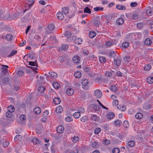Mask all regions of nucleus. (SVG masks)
Segmentation results:
<instances>
[{
    "label": "nucleus",
    "instance_id": "3c124183",
    "mask_svg": "<svg viewBox=\"0 0 153 153\" xmlns=\"http://www.w3.org/2000/svg\"><path fill=\"white\" fill-rule=\"evenodd\" d=\"M123 125L124 127L125 128H127L129 126L128 121L127 120L124 121L123 123Z\"/></svg>",
    "mask_w": 153,
    "mask_h": 153
},
{
    "label": "nucleus",
    "instance_id": "4be33fe9",
    "mask_svg": "<svg viewBox=\"0 0 153 153\" xmlns=\"http://www.w3.org/2000/svg\"><path fill=\"white\" fill-rule=\"evenodd\" d=\"M1 66L3 67H4L5 68L2 67V72L4 74L6 73L8 71L7 68H8V66L7 65H1Z\"/></svg>",
    "mask_w": 153,
    "mask_h": 153
},
{
    "label": "nucleus",
    "instance_id": "72a5a7b5",
    "mask_svg": "<svg viewBox=\"0 0 153 153\" xmlns=\"http://www.w3.org/2000/svg\"><path fill=\"white\" fill-rule=\"evenodd\" d=\"M84 13H87L89 14H91V10L87 7H85L84 10Z\"/></svg>",
    "mask_w": 153,
    "mask_h": 153
},
{
    "label": "nucleus",
    "instance_id": "b1692460",
    "mask_svg": "<svg viewBox=\"0 0 153 153\" xmlns=\"http://www.w3.org/2000/svg\"><path fill=\"white\" fill-rule=\"evenodd\" d=\"M31 141L35 145L38 144L40 143V141L38 139L35 138H33Z\"/></svg>",
    "mask_w": 153,
    "mask_h": 153
},
{
    "label": "nucleus",
    "instance_id": "09e8293b",
    "mask_svg": "<svg viewBox=\"0 0 153 153\" xmlns=\"http://www.w3.org/2000/svg\"><path fill=\"white\" fill-rule=\"evenodd\" d=\"M151 68V66L150 65L147 64L144 67V69L145 71H149Z\"/></svg>",
    "mask_w": 153,
    "mask_h": 153
},
{
    "label": "nucleus",
    "instance_id": "774afa93",
    "mask_svg": "<svg viewBox=\"0 0 153 153\" xmlns=\"http://www.w3.org/2000/svg\"><path fill=\"white\" fill-rule=\"evenodd\" d=\"M119 149L117 148L114 149L112 150L113 153H119Z\"/></svg>",
    "mask_w": 153,
    "mask_h": 153
},
{
    "label": "nucleus",
    "instance_id": "c03bdc74",
    "mask_svg": "<svg viewBox=\"0 0 153 153\" xmlns=\"http://www.w3.org/2000/svg\"><path fill=\"white\" fill-rule=\"evenodd\" d=\"M34 0H28V7L30 8L34 3Z\"/></svg>",
    "mask_w": 153,
    "mask_h": 153
},
{
    "label": "nucleus",
    "instance_id": "473e14b6",
    "mask_svg": "<svg viewBox=\"0 0 153 153\" xmlns=\"http://www.w3.org/2000/svg\"><path fill=\"white\" fill-rule=\"evenodd\" d=\"M73 116L76 119L78 118L80 116V113L79 111L75 112Z\"/></svg>",
    "mask_w": 153,
    "mask_h": 153
},
{
    "label": "nucleus",
    "instance_id": "20e7f679",
    "mask_svg": "<svg viewBox=\"0 0 153 153\" xmlns=\"http://www.w3.org/2000/svg\"><path fill=\"white\" fill-rule=\"evenodd\" d=\"M72 40L74 41L75 43L77 44H80L82 42V39L80 38H78L76 36H72Z\"/></svg>",
    "mask_w": 153,
    "mask_h": 153
},
{
    "label": "nucleus",
    "instance_id": "423d86ee",
    "mask_svg": "<svg viewBox=\"0 0 153 153\" xmlns=\"http://www.w3.org/2000/svg\"><path fill=\"white\" fill-rule=\"evenodd\" d=\"M54 27V26L53 24H50L48 27L46 28L47 33V34H49L51 33V32L50 31L53 30Z\"/></svg>",
    "mask_w": 153,
    "mask_h": 153
},
{
    "label": "nucleus",
    "instance_id": "6e6d98bb",
    "mask_svg": "<svg viewBox=\"0 0 153 153\" xmlns=\"http://www.w3.org/2000/svg\"><path fill=\"white\" fill-rule=\"evenodd\" d=\"M100 62L101 63L105 62H106V59L103 56H101L99 58Z\"/></svg>",
    "mask_w": 153,
    "mask_h": 153
},
{
    "label": "nucleus",
    "instance_id": "5701e85b",
    "mask_svg": "<svg viewBox=\"0 0 153 153\" xmlns=\"http://www.w3.org/2000/svg\"><path fill=\"white\" fill-rule=\"evenodd\" d=\"M108 54L109 57L113 58H114L116 55L115 51H113L109 52L108 53Z\"/></svg>",
    "mask_w": 153,
    "mask_h": 153
},
{
    "label": "nucleus",
    "instance_id": "052dcab7",
    "mask_svg": "<svg viewBox=\"0 0 153 153\" xmlns=\"http://www.w3.org/2000/svg\"><path fill=\"white\" fill-rule=\"evenodd\" d=\"M22 138V136L20 135H16L14 138V140L16 141V140H20V139Z\"/></svg>",
    "mask_w": 153,
    "mask_h": 153
},
{
    "label": "nucleus",
    "instance_id": "0e129e2a",
    "mask_svg": "<svg viewBox=\"0 0 153 153\" xmlns=\"http://www.w3.org/2000/svg\"><path fill=\"white\" fill-rule=\"evenodd\" d=\"M109 141L107 139H104L102 141V143L105 145H108L109 143Z\"/></svg>",
    "mask_w": 153,
    "mask_h": 153
},
{
    "label": "nucleus",
    "instance_id": "4468645a",
    "mask_svg": "<svg viewBox=\"0 0 153 153\" xmlns=\"http://www.w3.org/2000/svg\"><path fill=\"white\" fill-rule=\"evenodd\" d=\"M80 60V57L77 56H75L73 58V60L74 62L77 63L79 62Z\"/></svg>",
    "mask_w": 153,
    "mask_h": 153
},
{
    "label": "nucleus",
    "instance_id": "e433bc0d",
    "mask_svg": "<svg viewBox=\"0 0 153 153\" xmlns=\"http://www.w3.org/2000/svg\"><path fill=\"white\" fill-rule=\"evenodd\" d=\"M96 34L95 32L91 31L89 33V37L91 38H93L96 36Z\"/></svg>",
    "mask_w": 153,
    "mask_h": 153
},
{
    "label": "nucleus",
    "instance_id": "69168bd1",
    "mask_svg": "<svg viewBox=\"0 0 153 153\" xmlns=\"http://www.w3.org/2000/svg\"><path fill=\"white\" fill-rule=\"evenodd\" d=\"M137 5V4L136 2H131L130 4V6L131 7H136Z\"/></svg>",
    "mask_w": 153,
    "mask_h": 153
},
{
    "label": "nucleus",
    "instance_id": "6e6552de",
    "mask_svg": "<svg viewBox=\"0 0 153 153\" xmlns=\"http://www.w3.org/2000/svg\"><path fill=\"white\" fill-rule=\"evenodd\" d=\"M68 48V46L66 44H62L59 47V51L62 52V51H65Z\"/></svg>",
    "mask_w": 153,
    "mask_h": 153
},
{
    "label": "nucleus",
    "instance_id": "412c9836",
    "mask_svg": "<svg viewBox=\"0 0 153 153\" xmlns=\"http://www.w3.org/2000/svg\"><path fill=\"white\" fill-rule=\"evenodd\" d=\"M117 23L119 25H122L124 22V19L121 18H118L116 21Z\"/></svg>",
    "mask_w": 153,
    "mask_h": 153
},
{
    "label": "nucleus",
    "instance_id": "a878e982",
    "mask_svg": "<svg viewBox=\"0 0 153 153\" xmlns=\"http://www.w3.org/2000/svg\"><path fill=\"white\" fill-rule=\"evenodd\" d=\"M34 111L35 112V114H39L41 112V109L39 107H37L34 108Z\"/></svg>",
    "mask_w": 153,
    "mask_h": 153
},
{
    "label": "nucleus",
    "instance_id": "2eb2a0df",
    "mask_svg": "<svg viewBox=\"0 0 153 153\" xmlns=\"http://www.w3.org/2000/svg\"><path fill=\"white\" fill-rule=\"evenodd\" d=\"M56 16L57 18L60 20H62L64 18L63 13L60 12L56 14Z\"/></svg>",
    "mask_w": 153,
    "mask_h": 153
},
{
    "label": "nucleus",
    "instance_id": "dca6fc26",
    "mask_svg": "<svg viewBox=\"0 0 153 153\" xmlns=\"http://www.w3.org/2000/svg\"><path fill=\"white\" fill-rule=\"evenodd\" d=\"M114 117V114L112 112H110L107 115V118L111 120Z\"/></svg>",
    "mask_w": 153,
    "mask_h": 153
},
{
    "label": "nucleus",
    "instance_id": "680f3d73",
    "mask_svg": "<svg viewBox=\"0 0 153 153\" xmlns=\"http://www.w3.org/2000/svg\"><path fill=\"white\" fill-rule=\"evenodd\" d=\"M65 120V121L67 122H71L73 120L72 118L70 117H66Z\"/></svg>",
    "mask_w": 153,
    "mask_h": 153
},
{
    "label": "nucleus",
    "instance_id": "c9c22d12",
    "mask_svg": "<svg viewBox=\"0 0 153 153\" xmlns=\"http://www.w3.org/2000/svg\"><path fill=\"white\" fill-rule=\"evenodd\" d=\"M13 38V36L11 34H7L6 35L5 39L7 41H10Z\"/></svg>",
    "mask_w": 153,
    "mask_h": 153
},
{
    "label": "nucleus",
    "instance_id": "f3484780",
    "mask_svg": "<svg viewBox=\"0 0 153 153\" xmlns=\"http://www.w3.org/2000/svg\"><path fill=\"white\" fill-rule=\"evenodd\" d=\"M152 43V40L149 38L146 39L144 41V44L148 46H150Z\"/></svg>",
    "mask_w": 153,
    "mask_h": 153
},
{
    "label": "nucleus",
    "instance_id": "a18cd8bd",
    "mask_svg": "<svg viewBox=\"0 0 153 153\" xmlns=\"http://www.w3.org/2000/svg\"><path fill=\"white\" fill-rule=\"evenodd\" d=\"M53 87L55 89H58L60 87L59 83L56 82H54L53 84Z\"/></svg>",
    "mask_w": 153,
    "mask_h": 153
},
{
    "label": "nucleus",
    "instance_id": "bb28decb",
    "mask_svg": "<svg viewBox=\"0 0 153 153\" xmlns=\"http://www.w3.org/2000/svg\"><path fill=\"white\" fill-rule=\"evenodd\" d=\"M88 117L86 116H84L80 119L82 123H85L88 121Z\"/></svg>",
    "mask_w": 153,
    "mask_h": 153
},
{
    "label": "nucleus",
    "instance_id": "4d7b16f0",
    "mask_svg": "<svg viewBox=\"0 0 153 153\" xmlns=\"http://www.w3.org/2000/svg\"><path fill=\"white\" fill-rule=\"evenodd\" d=\"M94 10L96 11H98L100 10H102L103 9V7H96L94 9Z\"/></svg>",
    "mask_w": 153,
    "mask_h": 153
},
{
    "label": "nucleus",
    "instance_id": "a211bd4d",
    "mask_svg": "<svg viewBox=\"0 0 153 153\" xmlns=\"http://www.w3.org/2000/svg\"><path fill=\"white\" fill-rule=\"evenodd\" d=\"M151 8L150 7H148L146 10V13L148 16H151L152 14Z\"/></svg>",
    "mask_w": 153,
    "mask_h": 153
},
{
    "label": "nucleus",
    "instance_id": "7ed1b4c3",
    "mask_svg": "<svg viewBox=\"0 0 153 153\" xmlns=\"http://www.w3.org/2000/svg\"><path fill=\"white\" fill-rule=\"evenodd\" d=\"M91 22L94 25L96 26H99L101 24L100 19L98 17H96L93 19L91 20Z\"/></svg>",
    "mask_w": 153,
    "mask_h": 153
},
{
    "label": "nucleus",
    "instance_id": "58836bf2",
    "mask_svg": "<svg viewBox=\"0 0 153 153\" xmlns=\"http://www.w3.org/2000/svg\"><path fill=\"white\" fill-rule=\"evenodd\" d=\"M45 90V88L43 86H39L38 88V90L40 92L42 93L44 92Z\"/></svg>",
    "mask_w": 153,
    "mask_h": 153
},
{
    "label": "nucleus",
    "instance_id": "9d476101",
    "mask_svg": "<svg viewBox=\"0 0 153 153\" xmlns=\"http://www.w3.org/2000/svg\"><path fill=\"white\" fill-rule=\"evenodd\" d=\"M66 92L68 95H71L74 93V90L72 88H68L67 89Z\"/></svg>",
    "mask_w": 153,
    "mask_h": 153
},
{
    "label": "nucleus",
    "instance_id": "8fccbe9b",
    "mask_svg": "<svg viewBox=\"0 0 153 153\" xmlns=\"http://www.w3.org/2000/svg\"><path fill=\"white\" fill-rule=\"evenodd\" d=\"M112 43L110 41H107L105 44V46L107 48H109L111 46Z\"/></svg>",
    "mask_w": 153,
    "mask_h": 153
},
{
    "label": "nucleus",
    "instance_id": "f8f14e48",
    "mask_svg": "<svg viewBox=\"0 0 153 153\" xmlns=\"http://www.w3.org/2000/svg\"><path fill=\"white\" fill-rule=\"evenodd\" d=\"M61 102V99L59 97H56L53 100V102L56 105L59 104Z\"/></svg>",
    "mask_w": 153,
    "mask_h": 153
},
{
    "label": "nucleus",
    "instance_id": "6ab92c4d",
    "mask_svg": "<svg viewBox=\"0 0 153 153\" xmlns=\"http://www.w3.org/2000/svg\"><path fill=\"white\" fill-rule=\"evenodd\" d=\"M68 12H69L68 13L66 16L69 18L70 19L74 16L75 14L74 11L69 10Z\"/></svg>",
    "mask_w": 153,
    "mask_h": 153
},
{
    "label": "nucleus",
    "instance_id": "37998d69",
    "mask_svg": "<svg viewBox=\"0 0 153 153\" xmlns=\"http://www.w3.org/2000/svg\"><path fill=\"white\" fill-rule=\"evenodd\" d=\"M49 74L52 77L56 79L57 77V74L54 72H49Z\"/></svg>",
    "mask_w": 153,
    "mask_h": 153
},
{
    "label": "nucleus",
    "instance_id": "c85d7f7f",
    "mask_svg": "<svg viewBox=\"0 0 153 153\" xmlns=\"http://www.w3.org/2000/svg\"><path fill=\"white\" fill-rule=\"evenodd\" d=\"M143 117V114L140 113H137L135 115V117L137 119H141Z\"/></svg>",
    "mask_w": 153,
    "mask_h": 153
},
{
    "label": "nucleus",
    "instance_id": "4c0bfd02",
    "mask_svg": "<svg viewBox=\"0 0 153 153\" xmlns=\"http://www.w3.org/2000/svg\"><path fill=\"white\" fill-rule=\"evenodd\" d=\"M128 146L130 147H133L135 145V142L133 140L129 141L128 143Z\"/></svg>",
    "mask_w": 153,
    "mask_h": 153
},
{
    "label": "nucleus",
    "instance_id": "aec40b11",
    "mask_svg": "<svg viewBox=\"0 0 153 153\" xmlns=\"http://www.w3.org/2000/svg\"><path fill=\"white\" fill-rule=\"evenodd\" d=\"M105 19L106 20V23L108 24L109 23V21L111 19V17L109 15L107 14L103 15V16Z\"/></svg>",
    "mask_w": 153,
    "mask_h": 153
},
{
    "label": "nucleus",
    "instance_id": "9b49d317",
    "mask_svg": "<svg viewBox=\"0 0 153 153\" xmlns=\"http://www.w3.org/2000/svg\"><path fill=\"white\" fill-rule=\"evenodd\" d=\"M64 128L63 126H59L57 127L56 131L57 132L59 133H62L63 132Z\"/></svg>",
    "mask_w": 153,
    "mask_h": 153
},
{
    "label": "nucleus",
    "instance_id": "ea45409f",
    "mask_svg": "<svg viewBox=\"0 0 153 153\" xmlns=\"http://www.w3.org/2000/svg\"><path fill=\"white\" fill-rule=\"evenodd\" d=\"M7 110L8 111L12 113L14 111L15 108L13 106L10 105L8 107Z\"/></svg>",
    "mask_w": 153,
    "mask_h": 153
},
{
    "label": "nucleus",
    "instance_id": "cd10ccee",
    "mask_svg": "<svg viewBox=\"0 0 153 153\" xmlns=\"http://www.w3.org/2000/svg\"><path fill=\"white\" fill-rule=\"evenodd\" d=\"M88 83V80L86 79H82L81 84L82 85L86 86L87 85Z\"/></svg>",
    "mask_w": 153,
    "mask_h": 153
},
{
    "label": "nucleus",
    "instance_id": "79ce46f5",
    "mask_svg": "<svg viewBox=\"0 0 153 153\" xmlns=\"http://www.w3.org/2000/svg\"><path fill=\"white\" fill-rule=\"evenodd\" d=\"M36 60L35 61L32 62V61H30L29 62V64L31 66H36V67H38V65L36 63Z\"/></svg>",
    "mask_w": 153,
    "mask_h": 153
},
{
    "label": "nucleus",
    "instance_id": "13d9d810",
    "mask_svg": "<svg viewBox=\"0 0 153 153\" xmlns=\"http://www.w3.org/2000/svg\"><path fill=\"white\" fill-rule=\"evenodd\" d=\"M143 24L144 23L143 22L138 23L137 24V27L140 29L143 27Z\"/></svg>",
    "mask_w": 153,
    "mask_h": 153
},
{
    "label": "nucleus",
    "instance_id": "0eeeda50",
    "mask_svg": "<svg viewBox=\"0 0 153 153\" xmlns=\"http://www.w3.org/2000/svg\"><path fill=\"white\" fill-rule=\"evenodd\" d=\"M94 95L97 98H100L102 96V94L100 90L97 89L94 91Z\"/></svg>",
    "mask_w": 153,
    "mask_h": 153
},
{
    "label": "nucleus",
    "instance_id": "f257e3e1",
    "mask_svg": "<svg viewBox=\"0 0 153 153\" xmlns=\"http://www.w3.org/2000/svg\"><path fill=\"white\" fill-rule=\"evenodd\" d=\"M89 108L91 112H94L98 111L100 109V107L97 104H93L90 105Z\"/></svg>",
    "mask_w": 153,
    "mask_h": 153
},
{
    "label": "nucleus",
    "instance_id": "603ef678",
    "mask_svg": "<svg viewBox=\"0 0 153 153\" xmlns=\"http://www.w3.org/2000/svg\"><path fill=\"white\" fill-rule=\"evenodd\" d=\"M3 83L5 84H7L9 82V79L7 77L4 78L2 80Z\"/></svg>",
    "mask_w": 153,
    "mask_h": 153
},
{
    "label": "nucleus",
    "instance_id": "49530a36",
    "mask_svg": "<svg viewBox=\"0 0 153 153\" xmlns=\"http://www.w3.org/2000/svg\"><path fill=\"white\" fill-rule=\"evenodd\" d=\"M121 122L120 120H117L114 121V124L116 126H119L121 125Z\"/></svg>",
    "mask_w": 153,
    "mask_h": 153
},
{
    "label": "nucleus",
    "instance_id": "39448f33",
    "mask_svg": "<svg viewBox=\"0 0 153 153\" xmlns=\"http://www.w3.org/2000/svg\"><path fill=\"white\" fill-rule=\"evenodd\" d=\"M114 64L117 66H119L121 63V58L119 56H117L114 58Z\"/></svg>",
    "mask_w": 153,
    "mask_h": 153
},
{
    "label": "nucleus",
    "instance_id": "7c9ffc66",
    "mask_svg": "<svg viewBox=\"0 0 153 153\" xmlns=\"http://www.w3.org/2000/svg\"><path fill=\"white\" fill-rule=\"evenodd\" d=\"M74 76L76 78H80L81 76V73L79 71H76L74 73Z\"/></svg>",
    "mask_w": 153,
    "mask_h": 153
},
{
    "label": "nucleus",
    "instance_id": "de8ad7c7",
    "mask_svg": "<svg viewBox=\"0 0 153 153\" xmlns=\"http://www.w3.org/2000/svg\"><path fill=\"white\" fill-rule=\"evenodd\" d=\"M129 45V43L128 42H125L123 43L122 44V47L124 48H127Z\"/></svg>",
    "mask_w": 153,
    "mask_h": 153
},
{
    "label": "nucleus",
    "instance_id": "864d4df0",
    "mask_svg": "<svg viewBox=\"0 0 153 153\" xmlns=\"http://www.w3.org/2000/svg\"><path fill=\"white\" fill-rule=\"evenodd\" d=\"M8 145L9 142L6 141H4L2 143V146L4 147H7Z\"/></svg>",
    "mask_w": 153,
    "mask_h": 153
},
{
    "label": "nucleus",
    "instance_id": "f03ea898",
    "mask_svg": "<svg viewBox=\"0 0 153 153\" xmlns=\"http://www.w3.org/2000/svg\"><path fill=\"white\" fill-rule=\"evenodd\" d=\"M58 58V60H60L62 62H65L68 63L69 62L70 60V59L66 55H63V56H59Z\"/></svg>",
    "mask_w": 153,
    "mask_h": 153
},
{
    "label": "nucleus",
    "instance_id": "f704fd0d",
    "mask_svg": "<svg viewBox=\"0 0 153 153\" xmlns=\"http://www.w3.org/2000/svg\"><path fill=\"white\" fill-rule=\"evenodd\" d=\"M117 86H116L115 85H112L110 88V90L111 91L114 92H116L117 90Z\"/></svg>",
    "mask_w": 153,
    "mask_h": 153
},
{
    "label": "nucleus",
    "instance_id": "2f4dec72",
    "mask_svg": "<svg viewBox=\"0 0 153 153\" xmlns=\"http://www.w3.org/2000/svg\"><path fill=\"white\" fill-rule=\"evenodd\" d=\"M147 82L151 84L153 83V77L150 76L147 78L146 79Z\"/></svg>",
    "mask_w": 153,
    "mask_h": 153
},
{
    "label": "nucleus",
    "instance_id": "1a4fd4ad",
    "mask_svg": "<svg viewBox=\"0 0 153 153\" xmlns=\"http://www.w3.org/2000/svg\"><path fill=\"white\" fill-rule=\"evenodd\" d=\"M65 36H66L67 38L66 39V40L68 41L69 42L71 40V39H69L71 38V32L69 31H66L65 33Z\"/></svg>",
    "mask_w": 153,
    "mask_h": 153
},
{
    "label": "nucleus",
    "instance_id": "a19ab883",
    "mask_svg": "<svg viewBox=\"0 0 153 153\" xmlns=\"http://www.w3.org/2000/svg\"><path fill=\"white\" fill-rule=\"evenodd\" d=\"M116 8L119 10H124L126 9V7L124 6L118 5L116 6Z\"/></svg>",
    "mask_w": 153,
    "mask_h": 153
},
{
    "label": "nucleus",
    "instance_id": "ddd939ff",
    "mask_svg": "<svg viewBox=\"0 0 153 153\" xmlns=\"http://www.w3.org/2000/svg\"><path fill=\"white\" fill-rule=\"evenodd\" d=\"M55 111L57 113H61L63 111L62 107L60 105L57 106L56 108Z\"/></svg>",
    "mask_w": 153,
    "mask_h": 153
},
{
    "label": "nucleus",
    "instance_id": "c756f323",
    "mask_svg": "<svg viewBox=\"0 0 153 153\" xmlns=\"http://www.w3.org/2000/svg\"><path fill=\"white\" fill-rule=\"evenodd\" d=\"M68 8L67 7H64L62 8V12L66 16L68 14V11H69L68 10Z\"/></svg>",
    "mask_w": 153,
    "mask_h": 153
},
{
    "label": "nucleus",
    "instance_id": "338daca9",
    "mask_svg": "<svg viewBox=\"0 0 153 153\" xmlns=\"http://www.w3.org/2000/svg\"><path fill=\"white\" fill-rule=\"evenodd\" d=\"M112 74L111 72L107 71L105 73V75L107 77H110L112 76Z\"/></svg>",
    "mask_w": 153,
    "mask_h": 153
},
{
    "label": "nucleus",
    "instance_id": "5fc2aeb1",
    "mask_svg": "<svg viewBox=\"0 0 153 153\" xmlns=\"http://www.w3.org/2000/svg\"><path fill=\"white\" fill-rule=\"evenodd\" d=\"M17 51L16 50H13L12 51L10 54L9 55V57H10L11 56H13L15 55L17 53Z\"/></svg>",
    "mask_w": 153,
    "mask_h": 153
},
{
    "label": "nucleus",
    "instance_id": "e2e57ef3",
    "mask_svg": "<svg viewBox=\"0 0 153 153\" xmlns=\"http://www.w3.org/2000/svg\"><path fill=\"white\" fill-rule=\"evenodd\" d=\"M28 67L30 68L32 70L35 72L36 73H37V71H36L38 68L36 67H34L31 66H27Z\"/></svg>",
    "mask_w": 153,
    "mask_h": 153
},
{
    "label": "nucleus",
    "instance_id": "393cba45",
    "mask_svg": "<svg viewBox=\"0 0 153 153\" xmlns=\"http://www.w3.org/2000/svg\"><path fill=\"white\" fill-rule=\"evenodd\" d=\"M91 146L94 149H97L99 147L98 143L96 142H92L91 143Z\"/></svg>",
    "mask_w": 153,
    "mask_h": 153
},
{
    "label": "nucleus",
    "instance_id": "bf43d9fd",
    "mask_svg": "<svg viewBox=\"0 0 153 153\" xmlns=\"http://www.w3.org/2000/svg\"><path fill=\"white\" fill-rule=\"evenodd\" d=\"M79 138L77 136H74L73 138L72 141L74 143H76L79 140Z\"/></svg>",
    "mask_w": 153,
    "mask_h": 153
}]
</instances>
